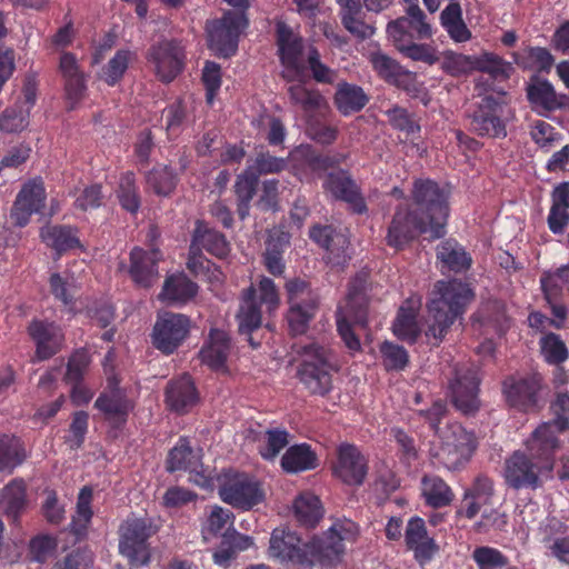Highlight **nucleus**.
<instances>
[{
    "mask_svg": "<svg viewBox=\"0 0 569 569\" xmlns=\"http://www.w3.org/2000/svg\"><path fill=\"white\" fill-rule=\"evenodd\" d=\"M410 204H399L388 227L386 242L390 248L402 250L421 234L440 239L446 234L449 218V192L429 178L412 182Z\"/></svg>",
    "mask_w": 569,
    "mask_h": 569,
    "instance_id": "nucleus-1",
    "label": "nucleus"
},
{
    "mask_svg": "<svg viewBox=\"0 0 569 569\" xmlns=\"http://www.w3.org/2000/svg\"><path fill=\"white\" fill-rule=\"evenodd\" d=\"M427 303L429 322L425 330L427 343L438 347L451 326L461 317L475 293L468 283L458 280H439L435 283Z\"/></svg>",
    "mask_w": 569,
    "mask_h": 569,
    "instance_id": "nucleus-2",
    "label": "nucleus"
},
{
    "mask_svg": "<svg viewBox=\"0 0 569 569\" xmlns=\"http://www.w3.org/2000/svg\"><path fill=\"white\" fill-rule=\"evenodd\" d=\"M302 360L297 377L312 396L326 397L333 388V373L339 367L333 350L320 342H310L301 348Z\"/></svg>",
    "mask_w": 569,
    "mask_h": 569,
    "instance_id": "nucleus-3",
    "label": "nucleus"
},
{
    "mask_svg": "<svg viewBox=\"0 0 569 569\" xmlns=\"http://www.w3.org/2000/svg\"><path fill=\"white\" fill-rule=\"evenodd\" d=\"M359 536V526L350 519H338L321 537L308 542L310 566L318 562L322 567H335L341 562L345 542H355Z\"/></svg>",
    "mask_w": 569,
    "mask_h": 569,
    "instance_id": "nucleus-4",
    "label": "nucleus"
},
{
    "mask_svg": "<svg viewBox=\"0 0 569 569\" xmlns=\"http://www.w3.org/2000/svg\"><path fill=\"white\" fill-rule=\"evenodd\" d=\"M276 44L282 66V78L288 82L302 81L307 76L305 39L286 22L276 26Z\"/></svg>",
    "mask_w": 569,
    "mask_h": 569,
    "instance_id": "nucleus-5",
    "label": "nucleus"
},
{
    "mask_svg": "<svg viewBox=\"0 0 569 569\" xmlns=\"http://www.w3.org/2000/svg\"><path fill=\"white\" fill-rule=\"evenodd\" d=\"M553 475L543 469L522 449L512 451L503 461L502 478L508 488L513 490H537Z\"/></svg>",
    "mask_w": 569,
    "mask_h": 569,
    "instance_id": "nucleus-6",
    "label": "nucleus"
},
{
    "mask_svg": "<svg viewBox=\"0 0 569 569\" xmlns=\"http://www.w3.org/2000/svg\"><path fill=\"white\" fill-rule=\"evenodd\" d=\"M505 94H487L475 106L470 114V129L481 138L503 139L507 137L508 117Z\"/></svg>",
    "mask_w": 569,
    "mask_h": 569,
    "instance_id": "nucleus-7",
    "label": "nucleus"
},
{
    "mask_svg": "<svg viewBox=\"0 0 569 569\" xmlns=\"http://www.w3.org/2000/svg\"><path fill=\"white\" fill-rule=\"evenodd\" d=\"M157 532L148 518H128L120 527L119 550L131 567H141L150 561L148 539Z\"/></svg>",
    "mask_w": 569,
    "mask_h": 569,
    "instance_id": "nucleus-8",
    "label": "nucleus"
},
{
    "mask_svg": "<svg viewBox=\"0 0 569 569\" xmlns=\"http://www.w3.org/2000/svg\"><path fill=\"white\" fill-rule=\"evenodd\" d=\"M247 24V16L243 12L228 10L222 18L207 22L208 47L216 56L229 58L238 49L241 30Z\"/></svg>",
    "mask_w": 569,
    "mask_h": 569,
    "instance_id": "nucleus-9",
    "label": "nucleus"
},
{
    "mask_svg": "<svg viewBox=\"0 0 569 569\" xmlns=\"http://www.w3.org/2000/svg\"><path fill=\"white\" fill-rule=\"evenodd\" d=\"M545 387L540 373L509 376L502 381V395L507 405L519 412H531L539 408L540 393Z\"/></svg>",
    "mask_w": 569,
    "mask_h": 569,
    "instance_id": "nucleus-10",
    "label": "nucleus"
},
{
    "mask_svg": "<svg viewBox=\"0 0 569 569\" xmlns=\"http://www.w3.org/2000/svg\"><path fill=\"white\" fill-rule=\"evenodd\" d=\"M325 173L322 190L328 198L347 203L352 213L365 214L368 212V206L361 188L349 170L338 167L329 169Z\"/></svg>",
    "mask_w": 569,
    "mask_h": 569,
    "instance_id": "nucleus-11",
    "label": "nucleus"
},
{
    "mask_svg": "<svg viewBox=\"0 0 569 569\" xmlns=\"http://www.w3.org/2000/svg\"><path fill=\"white\" fill-rule=\"evenodd\" d=\"M203 249L220 259L227 257L230 251L224 234L211 228L207 222L198 220L192 233L187 268L209 266L208 259L202 253Z\"/></svg>",
    "mask_w": 569,
    "mask_h": 569,
    "instance_id": "nucleus-12",
    "label": "nucleus"
},
{
    "mask_svg": "<svg viewBox=\"0 0 569 569\" xmlns=\"http://www.w3.org/2000/svg\"><path fill=\"white\" fill-rule=\"evenodd\" d=\"M287 160L293 176L303 180L309 172L320 177L329 169L340 167L347 160V156L343 153L321 154L309 144H300L289 152Z\"/></svg>",
    "mask_w": 569,
    "mask_h": 569,
    "instance_id": "nucleus-13",
    "label": "nucleus"
},
{
    "mask_svg": "<svg viewBox=\"0 0 569 569\" xmlns=\"http://www.w3.org/2000/svg\"><path fill=\"white\" fill-rule=\"evenodd\" d=\"M480 379L472 367L457 366L449 383V395L455 408L466 416L475 415L480 408Z\"/></svg>",
    "mask_w": 569,
    "mask_h": 569,
    "instance_id": "nucleus-14",
    "label": "nucleus"
},
{
    "mask_svg": "<svg viewBox=\"0 0 569 569\" xmlns=\"http://www.w3.org/2000/svg\"><path fill=\"white\" fill-rule=\"evenodd\" d=\"M146 58L163 82H171L184 68V49L176 39H162L153 43Z\"/></svg>",
    "mask_w": 569,
    "mask_h": 569,
    "instance_id": "nucleus-15",
    "label": "nucleus"
},
{
    "mask_svg": "<svg viewBox=\"0 0 569 569\" xmlns=\"http://www.w3.org/2000/svg\"><path fill=\"white\" fill-rule=\"evenodd\" d=\"M560 433L550 423L541 422L523 441V451L552 475L556 467V453L562 445L559 438Z\"/></svg>",
    "mask_w": 569,
    "mask_h": 569,
    "instance_id": "nucleus-16",
    "label": "nucleus"
},
{
    "mask_svg": "<svg viewBox=\"0 0 569 569\" xmlns=\"http://www.w3.org/2000/svg\"><path fill=\"white\" fill-rule=\"evenodd\" d=\"M190 319L181 313L163 312L152 330L153 346L166 355L172 353L188 337Z\"/></svg>",
    "mask_w": 569,
    "mask_h": 569,
    "instance_id": "nucleus-17",
    "label": "nucleus"
},
{
    "mask_svg": "<svg viewBox=\"0 0 569 569\" xmlns=\"http://www.w3.org/2000/svg\"><path fill=\"white\" fill-rule=\"evenodd\" d=\"M269 553L281 562L310 566V552L308 542L305 543L301 537L288 527L274 528L269 542Z\"/></svg>",
    "mask_w": 569,
    "mask_h": 569,
    "instance_id": "nucleus-18",
    "label": "nucleus"
},
{
    "mask_svg": "<svg viewBox=\"0 0 569 569\" xmlns=\"http://www.w3.org/2000/svg\"><path fill=\"white\" fill-rule=\"evenodd\" d=\"M526 97L532 110L540 116L569 108V94L557 93L549 80L537 74L530 77Z\"/></svg>",
    "mask_w": 569,
    "mask_h": 569,
    "instance_id": "nucleus-19",
    "label": "nucleus"
},
{
    "mask_svg": "<svg viewBox=\"0 0 569 569\" xmlns=\"http://www.w3.org/2000/svg\"><path fill=\"white\" fill-rule=\"evenodd\" d=\"M368 472L367 460L360 450L350 443H342L337 451L333 475L349 486L363 483Z\"/></svg>",
    "mask_w": 569,
    "mask_h": 569,
    "instance_id": "nucleus-20",
    "label": "nucleus"
},
{
    "mask_svg": "<svg viewBox=\"0 0 569 569\" xmlns=\"http://www.w3.org/2000/svg\"><path fill=\"white\" fill-rule=\"evenodd\" d=\"M161 258L158 248L148 251L136 247L131 250L129 274L137 287L149 289L159 280L158 262Z\"/></svg>",
    "mask_w": 569,
    "mask_h": 569,
    "instance_id": "nucleus-21",
    "label": "nucleus"
},
{
    "mask_svg": "<svg viewBox=\"0 0 569 569\" xmlns=\"http://www.w3.org/2000/svg\"><path fill=\"white\" fill-rule=\"evenodd\" d=\"M421 303L420 296H410L402 302L392 322L393 336L408 345H415L422 332L418 321Z\"/></svg>",
    "mask_w": 569,
    "mask_h": 569,
    "instance_id": "nucleus-22",
    "label": "nucleus"
},
{
    "mask_svg": "<svg viewBox=\"0 0 569 569\" xmlns=\"http://www.w3.org/2000/svg\"><path fill=\"white\" fill-rule=\"evenodd\" d=\"M46 190L41 180H31L26 183L19 192L13 208L11 219L17 227H24L34 212H39L44 207Z\"/></svg>",
    "mask_w": 569,
    "mask_h": 569,
    "instance_id": "nucleus-23",
    "label": "nucleus"
},
{
    "mask_svg": "<svg viewBox=\"0 0 569 569\" xmlns=\"http://www.w3.org/2000/svg\"><path fill=\"white\" fill-rule=\"evenodd\" d=\"M453 440H446L439 452L442 463L450 470H456L469 461L476 450L472 433L458 426L452 431Z\"/></svg>",
    "mask_w": 569,
    "mask_h": 569,
    "instance_id": "nucleus-24",
    "label": "nucleus"
},
{
    "mask_svg": "<svg viewBox=\"0 0 569 569\" xmlns=\"http://www.w3.org/2000/svg\"><path fill=\"white\" fill-rule=\"evenodd\" d=\"M368 271L357 272L349 282L347 295L346 313L356 325L362 328L368 325Z\"/></svg>",
    "mask_w": 569,
    "mask_h": 569,
    "instance_id": "nucleus-25",
    "label": "nucleus"
},
{
    "mask_svg": "<svg viewBox=\"0 0 569 569\" xmlns=\"http://www.w3.org/2000/svg\"><path fill=\"white\" fill-rule=\"evenodd\" d=\"M290 233L279 227H273L267 231L262 263L266 270L274 277L284 272L283 253L290 244Z\"/></svg>",
    "mask_w": 569,
    "mask_h": 569,
    "instance_id": "nucleus-26",
    "label": "nucleus"
},
{
    "mask_svg": "<svg viewBox=\"0 0 569 569\" xmlns=\"http://www.w3.org/2000/svg\"><path fill=\"white\" fill-rule=\"evenodd\" d=\"M405 541L407 548L413 551L415 559L421 563L429 561L438 550L433 538L428 535L425 520L418 516L409 519Z\"/></svg>",
    "mask_w": 569,
    "mask_h": 569,
    "instance_id": "nucleus-27",
    "label": "nucleus"
},
{
    "mask_svg": "<svg viewBox=\"0 0 569 569\" xmlns=\"http://www.w3.org/2000/svg\"><path fill=\"white\" fill-rule=\"evenodd\" d=\"M423 26L426 30L415 21V18L401 17L388 23L387 33L393 46L403 52L416 40L427 39L431 36V28L426 20H423Z\"/></svg>",
    "mask_w": 569,
    "mask_h": 569,
    "instance_id": "nucleus-28",
    "label": "nucleus"
},
{
    "mask_svg": "<svg viewBox=\"0 0 569 569\" xmlns=\"http://www.w3.org/2000/svg\"><path fill=\"white\" fill-rule=\"evenodd\" d=\"M279 307V295L272 279L262 277L256 290L251 284V332L261 327L262 312H273Z\"/></svg>",
    "mask_w": 569,
    "mask_h": 569,
    "instance_id": "nucleus-29",
    "label": "nucleus"
},
{
    "mask_svg": "<svg viewBox=\"0 0 569 569\" xmlns=\"http://www.w3.org/2000/svg\"><path fill=\"white\" fill-rule=\"evenodd\" d=\"M219 495L224 502L249 510V476L233 470L223 472Z\"/></svg>",
    "mask_w": 569,
    "mask_h": 569,
    "instance_id": "nucleus-30",
    "label": "nucleus"
},
{
    "mask_svg": "<svg viewBox=\"0 0 569 569\" xmlns=\"http://www.w3.org/2000/svg\"><path fill=\"white\" fill-rule=\"evenodd\" d=\"M547 223L553 234L566 231L569 224V181L560 182L553 188Z\"/></svg>",
    "mask_w": 569,
    "mask_h": 569,
    "instance_id": "nucleus-31",
    "label": "nucleus"
},
{
    "mask_svg": "<svg viewBox=\"0 0 569 569\" xmlns=\"http://www.w3.org/2000/svg\"><path fill=\"white\" fill-rule=\"evenodd\" d=\"M166 396L169 407L178 413L188 411L199 399L191 377L186 373L169 382Z\"/></svg>",
    "mask_w": 569,
    "mask_h": 569,
    "instance_id": "nucleus-32",
    "label": "nucleus"
},
{
    "mask_svg": "<svg viewBox=\"0 0 569 569\" xmlns=\"http://www.w3.org/2000/svg\"><path fill=\"white\" fill-rule=\"evenodd\" d=\"M28 330L37 343V357L40 360H46L58 352L63 336L57 326L43 321H32Z\"/></svg>",
    "mask_w": 569,
    "mask_h": 569,
    "instance_id": "nucleus-33",
    "label": "nucleus"
},
{
    "mask_svg": "<svg viewBox=\"0 0 569 569\" xmlns=\"http://www.w3.org/2000/svg\"><path fill=\"white\" fill-rule=\"evenodd\" d=\"M292 511L296 521L307 529L316 528L325 515L320 498L310 491H303L295 498Z\"/></svg>",
    "mask_w": 569,
    "mask_h": 569,
    "instance_id": "nucleus-34",
    "label": "nucleus"
},
{
    "mask_svg": "<svg viewBox=\"0 0 569 569\" xmlns=\"http://www.w3.org/2000/svg\"><path fill=\"white\" fill-rule=\"evenodd\" d=\"M369 100V96L360 86L347 81L337 84L333 96L335 107L345 117L360 112Z\"/></svg>",
    "mask_w": 569,
    "mask_h": 569,
    "instance_id": "nucleus-35",
    "label": "nucleus"
},
{
    "mask_svg": "<svg viewBox=\"0 0 569 569\" xmlns=\"http://www.w3.org/2000/svg\"><path fill=\"white\" fill-rule=\"evenodd\" d=\"M230 350V338L227 332L211 329L208 341L201 348L199 357L203 363L213 370L224 367Z\"/></svg>",
    "mask_w": 569,
    "mask_h": 569,
    "instance_id": "nucleus-36",
    "label": "nucleus"
},
{
    "mask_svg": "<svg viewBox=\"0 0 569 569\" xmlns=\"http://www.w3.org/2000/svg\"><path fill=\"white\" fill-rule=\"evenodd\" d=\"M282 470L287 473H300L315 470L319 466L317 453L308 443L289 447L280 460Z\"/></svg>",
    "mask_w": 569,
    "mask_h": 569,
    "instance_id": "nucleus-37",
    "label": "nucleus"
},
{
    "mask_svg": "<svg viewBox=\"0 0 569 569\" xmlns=\"http://www.w3.org/2000/svg\"><path fill=\"white\" fill-rule=\"evenodd\" d=\"M421 496L426 505L435 509L448 507L455 499V493L450 486L436 475H425L422 477Z\"/></svg>",
    "mask_w": 569,
    "mask_h": 569,
    "instance_id": "nucleus-38",
    "label": "nucleus"
},
{
    "mask_svg": "<svg viewBox=\"0 0 569 569\" xmlns=\"http://www.w3.org/2000/svg\"><path fill=\"white\" fill-rule=\"evenodd\" d=\"M440 23L449 38L457 43L467 42L472 38L471 30L463 20L462 8L459 1L449 2L446 6L440 13Z\"/></svg>",
    "mask_w": 569,
    "mask_h": 569,
    "instance_id": "nucleus-39",
    "label": "nucleus"
},
{
    "mask_svg": "<svg viewBox=\"0 0 569 569\" xmlns=\"http://www.w3.org/2000/svg\"><path fill=\"white\" fill-rule=\"evenodd\" d=\"M437 258L456 273L469 270L472 264L470 253L452 239L445 240L437 247Z\"/></svg>",
    "mask_w": 569,
    "mask_h": 569,
    "instance_id": "nucleus-40",
    "label": "nucleus"
},
{
    "mask_svg": "<svg viewBox=\"0 0 569 569\" xmlns=\"http://www.w3.org/2000/svg\"><path fill=\"white\" fill-rule=\"evenodd\" d=\"M197 291V283L184 274H172L166 279L159 298L169 303H184L192 299Z\"/></svg>",
    "mask_w": 569,
    "mask_h": 569,
    "instance_id": "nucleus-41",
    "label": "nucleus"
},
{
    "mask_svg": "<svg viewBox=\"0 0 569 569\" xmlns=\"http://www.w3.org/2000/svg\"><path fill=\"white\" fill-rule=\"evenodd\" d=\"M42 240L60 257L63 252L81 247L77 230L69 226H51L41 229Z\"/></svg>",
    "mask_w": 569,
    "mask_h": 569,
    "instance_id": "nucleus-42",
    "label": "nucleus"
},
{
    "mask_svg": "<svg viewBox=\"0 0 569 569\" xmlns=\"http://www.w3.org/2000/svg\"><path fill=\"white\" fill-rule=\"evenodd\" d=\"M288 88L290 102L299 107L307 117L312 116L325 103V98L318 89L308 88L302 81Z\"/></svg>",
    "mask_w": 569,
    "mask_h": 569,
    "instance_id": "nucleus-43",
    "label": "nucleus"
},
{
    "mask_svg": "<svg viewBox=\"0 0 569 569\" xmlns=\"http://www.w3.org/2000/svg\"><path fill=\"white\" fill-rule=\"evenodd\" d=\"M392 129L405 133L407 139L416 140L420 137L421 126L420 119L408 109L393 106L385 111Z\"/></svg>",
    "mask_w": 569,
    "mask_h": 569,
    "instance_id": "nucleus-44",
    "label": "nucleus"
},
{
    "mask_svg": "<svg viewBox=\"0 0 569 569\" xmlns=\"http://www.w3.org/2000/svg\"><path fill=\"white\" fill-rule=\"evenodd\" d=\"M24 505L26 485L22 480L14 479L2 489L0 507L9 518L17 521L19 515L24 509Z\"/></svg>",
    "mask_w": 569,
    "mask_h": 569,
    "instance_id": "nucleus-45",
    "label": "nucleus"
},
{
    "mask_svg": "<svg viewBox=\"0 0 569 569\" xmlns=\"http://www.w3.org/2000/svg\"><path fill=\"white\" fill-rule=\"evenodd\" d=\"M515 62L523 70L550 72L555 64L551 52L543 47H528L523 53H513Z\"/></svg>",
    "mask_w": 569,
    "mask_h": 569,
    "instance_id": "nucleus-46",
    "label": "nucleus"
},
{
    "mask_svg": "<svg viewBox=\"0 0 569 569\" xmlns=\"http://www.w3.org/2000/svg\"><path fill=\"white\" fill-rule=\"evenodd\" d=\"M288 168L287 158L276 157L269 151H259L256 154L253 164L251 166V198L258 186V176L277 174Z\"/></svg>",
    "mask_w": 569,
    "mask_h": 569,
    "instance_id": "nucleus-47",
    "label": "nucleus"
},
{
    "mask_svg": "<svg viewBox=\"0 0 569 569\" xmlns=\"http://www.w3.org/2000/svg\"><path fill=\"white\" fill-rule=\"evenodd\" d=\"M473 71L488 73L493 80H507L511 74L512 66L500 56L485 51L475 56Z\"/></svg>",
    "mask_w": 569,
    "mask_h": 569,
    "instance_id": "nucleus-48",
    "label": "nucleus"
},
{
    "mask_svg": "<svg viewBox=\"0 0 569 569\" xmlns=\"http://www.w3.org/2000/svg\"><path fill=\"white\" fill-rule=\"evenodd\" d=\"M531 140L545 153L550 152L563 140V134L545 120H535L529 131Z\"/></svg>",
    "mask_w": 569,
    "mask_h": 569,
    "instance_id": "nucleus-49",
    "label": "nucleus"
},
{
    "mask_svg": "<svg viewBox=\"0 0 569 569\" xmlns=\"http://www.w3.org/2000/svg\"><path fill=\"white\" fill-rule=\"evenodd\" d=\"M341 7L343 27L352 34L365 39L372 34V28L357 18L361 10L359 0H336Z\"/></svg>",
    "mask_w": 569,
    "mask_h": 569,
    "instance_id": "nucleus-50",
    "label": "nucleus"
},
{
    "mask_svg": "<svg viewBox=\"0 0 569 569\" xmlns=\"http://www.w3.org/2000/svg\"><path fill=\"white\" fill-rule=\"evenodd\" d=\"M540 284L547 301L561 300L565 287L569 290V262L555 272L543 273Z\"/></svg>",
    "mask_w": 569,
    "mask_h": 569,
    "instance_id": "nucleus-51",
    "label": "nucleus"
},
{
    "mask_svg": "<svg viewBox=\"0 0 569 569\" xmlns=\"http://www.w3.org/2000/svg\"><path fill=\"white\" fill-rule=\"evenodd\" d=\"M24 459V448L17 437L8 435L0 437V471L9 469L11 472Z\"/></svg>",
    "mask_w": 569,
    "mask_h": 569,
    "instance_id": "nucleus-52",
    "label": "nucleus"
},
{
    "mask_svg": "<svg viewBox=\"0 0 569 569\" xmlns=\"http://www.w3.org/2000/svg\"><path fill=\"white\" fill-rule=\"evenodd\" d=\"M317 302L308 300L303 302L290 303L287 320L293 335L305 333L309 322L315 317Z\"/></svg>",
    "mask_w": 569,
    "mask_h": 569,
    "instance_id": "nucleus-53",
    "label": "nucleus"
},
{
    "mask_svg": "<svg viewBox=\"0 0 569 569\" xmlns=\"http://www.w3.org/2000/svg\"><path fill=\"white\" fill-rule=\"evenodd\" d=\"M198 466H200L199 458L186 439H181L179 443L169 451L166 467L169 472L193 469L198 468Z\"/></svg>",
    "mask_w": 569,
    "mask_h": 569,
    "instance_id": "nucleus-54",
    "label": "nucleus"
},
{
    "mask_svg": "<svg viewBox=\"0 0 569 569\" xmlns=\"http://www.w3.org/2000/svg\"><path fill=\"white\" fill-rule=\"evenodd\" d=\"M94 406L101 410L109 420L114 423H122L131 408L129 400L114 393L111 396L101 395L96 400Z\"/></svg>",
    "mask_w": 569,
    "mask_h": 569,
    "instance_id": "nucleus-55",
    "label": "nucleus"
},
{
    "mask_svg": "<svg viewBox=\"0 0 569 569\" xmlns=\"http://www.w3.org/2000/svg\"><path fill=\"white\" fill-rule=\"evenodd\" d=\"M475 56L445 51L440 60L442 71L451 77L459 78L473 72Z\"/></svg>",
    "mask_w": 569,
    "mask_h": 569,
    "instance_id": "nucleus-56",
    "label": "nucleus"
},
{
    "mask_svg": "<svg viewBox=\"0 0 569 569\" xmlns=\"http://www.w3.org/2000/svg\"><path fill=\"white\" fill-rule=\"evenodd\" d=\"M306 61L307 70L311 72V77L317 83H335L338 72L321 61L320 52L315 46L307 48Z\"/></svg>",
    "mask_w": 569,
    "mask_h": 569,
    "instance_id": "nucleus-57",
    "label": "nucleus"
},
{
    "mask_svg": "<svg viewBox=\"0 0 569 569\" xmlns=\"http://www.w3.org/2000/svg\"><path fill=\"white\" fill-rule=\"evenodd\" d=\"M379 351L386 371H402L409 365V353L405 347L392 341H383Z\"/></svg>",
    "mask_w": 569,
    "mask_h": 569,
    "instance_id": "nucleus-58",
    "label": "nucleus"
},
{
    "mask_svg": "<svg viewBox=\"0 0 569 569\" xmlns=\"http://www.w3.org/2000/svg\"><path fill=\"white\" fill-rule=\"evenodd\" d=\"M539 345L541 353L549 365H560L565 362L569 357L566 343L557 333L549 332L545 335L540 339Z\"/></svg>",
    "mask_w": 569,
    "mask_h": 569,
    "instance_id": "nucleus-59",
    "label": "nucleus"
},
{
    "mask_svg": "<svg viewBox=\"0 0 569 569\" xmlns=\"http://www.w3.org/2000/svg\"><path fill=\"white\" fill-rule=\"evenodd\" d=\"M91 499L92 489L90 487H83L78 496L77 516L73 517L72 522L70 525L71 531L78 537L84 535L87 525L91 520Z\"/></svg>",
    "mask_w": 569,
    "mask_h": 569,
    "instance_id": "nucleus-60",
    "label": "nucleus"
},
{
    "mask_svg": "<svg viewBox=\"0 0 569 569\" xmlns=\"http://www.w3.org/2000/svg\"><path fill=\"white\" fill-rule=\"evenodd\" d=\"M472 560L478 569H502L509 565V559L499 549L489 546L475 548Z\"/></svg>",
    "mask_w": 569,
    "mask_h": 569,
    "instance_id": "nucleus-61",
    "label": "nucleus"
},
{
    "mask_svg": "<svg viewBox=\"0 0 569 569\" xmlns=\"http://www.w3.org/2000/svg\"><path fill=\"white\" fill-rule=\"evenodd\" d=\"M147 183L159 196L170 194L177 184V177L168 167H157L147 174Z\"/></svg>",
    "mask_w": 569,
    "mask_h": 569,
    "instance_id": "nucleus-62",
    "label": "nucleus"
},
{
    "mask_svg": "<svg viewBox=\"0 0 569 569\" xmlns=\"http://www.w3.org/2000/svg\"><path fill=\"white\" fill-rule=\"evenodd\" d=\"M550 412L552 419L547 421L558 432L569 430V392H557L555 399L550 402Z\"/></svg>",
    "mask_w": 569,
    "mask_h": 569,
    "instance_id": "nucleus-63",
    "label": "nucleus"
},
{
    "mask_svg": "<svg viewBox=\"0 0 569 569\" xmlns=\"http://www.w3.org/2000/svg\"><path fill=\"white\" fill-rule=\"evenodd\" d=\"M266 440V445L259 448V453L264 460L272 461L289 443V433L284 429H268Z\"/></svg>",
    "mask_w": 569,
    "mask_h": 569,
    "instance_id": "nucleus-64",
    "label": "nucleus"
}]
</instances>
